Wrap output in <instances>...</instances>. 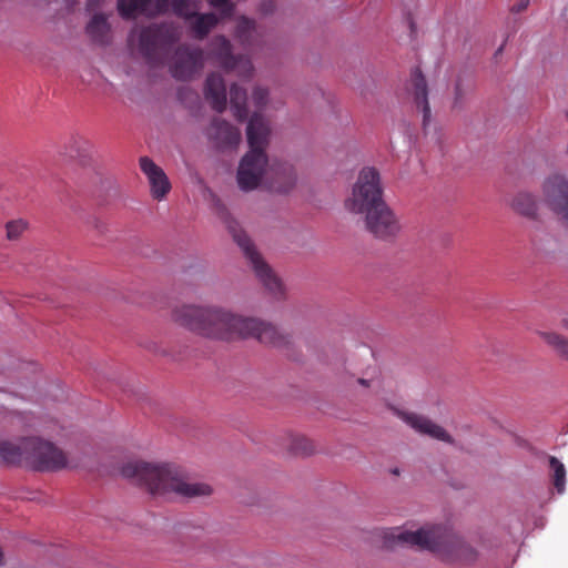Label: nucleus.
I'll return each instance as SVG.
<instances>
[{
  "mask_svg": "<svg viewBox=\"0 0 568 568\" xmlns=\"http://www.w3.org/2000/svg\"><path fill=\"white\" fill-rule=\"evenodd\" d=\"M172 318L180 326L210 339L231 342L254 337L272 346L284 343V336L272 324L216 305L183 304L173 310Z\"/></svg>",
  "mask_w": 568,
  "mask_h": 568,
  "instance_id": "f257e3e1",
  "label": "nucleus"
},
{
  "mask_svg": "<svg viewBox=\"0 0 568 568\" xmlns=\"http://www.w3.org/2000/svg\"><path fill=\"white\" fill-rule=\"evenodd\" d=\"M270 124L258 113L248 120L246 138L250 146L237 170V184L242 191H252L262 184L278 193L287 192L296 181L291 165H268L265 153L270 138Z\"/></svg>",
  "mask_w": 568,
  "mask_h": 568,
  "instance_id": "f03ea898",
  "label": "nucleus"
},
{
  "mask_svg": "<svg viewBox=\"0 0 568 568\" xmlns=\"http://www.w3.org/2000/svg\"><path fill=\"white\" fill-rule=\"evenodd\" d=\"M120 474L155 497L196 498L213 493L211 485L190 478L169 463L133 459L121 466Z\"/></svg>",
  "mask_w": 568,
  "mask_h": 568,
  "instance_id": "7ed1b4c3",
  "label": "nucleus"
},
{
  "mask_svg": "<svg viewBox=\"0 0 568 568\" xmlns=\"http://www.w3.org/2000/svg\"><path fill=\"white\" fill-rule=\"evenodd\" d=\"M385 545L410 546L438 554L447 560H473L474 549L459 536L443 526L429 525L415 531L400 527L386 532Z\"/></svg>",
  "mask_w": 568,
  "mask_h": 568,
  "instance_id": "20e7f679",
  "label": "nucleus"
},
{
  "mask_svg": "<svg viewBox=\"0 0 568 568\" xmlns=\"http://www.w3.org/2000/svg\"><path fill=\"white\" fill-rule=\"evenodd\" d=\"M384 202L379 173L374 168H364L344 206L349 213L366 215L368 211Z\"/></svg>",
  "mask_w": 568,
  "mask_h": 568,
  "instance_id": "39448f33",
  "label": "nucleus"
},
{
  "mask_svg": "<svg viewBox=\"0 0 568 568\" xmlns=\"http://www.w3.org/2000/svg\"><path fill=\"white\" fill-rule=\"evenodd\" d=\"M26 463L36 470L54 471L67 467L65 454L52 443L37 437L24 438Z\"/></svg>",
  "mask_w": 568,
  "mask_h": 568,
  "instance_id": "423d86ee",
  "label": "nucleus"
},
{
  "mask_svg": "<svg viewBox=\"0 0 568 568\" xmlns=\"http://www.w3.org/2000/svg\"><path fill=\"white\" fill-rule=\"evenodd\" d=\"M541 202L554 215L568 217V176L565 172H554L545 178Z\"/></svg>",
  "mask_w": 568,
  "mask_h": 568,
  "instance_id": "0eeeda50",
  "label": "nucleus"
},
{
  "mask_svg": "<svg viewBox=\"0 0 568 568\" xmlns=\"http://www.w3.org/2000/svg\"><path fill=\"white\" fill-rule=\"evenodd\" d=\"M233 237L250 261L256 277L264 287L273 295H281L283 292L281 280L256 252L248 236L244 232H234Z\"/></svg>",
  "mask_w": 568,
  "mask_h": 568,
  "instance_id": "6e6552de",
  "label": "nucleus"
},
{
  "mask_svg": "<svg viewBox=\"0 0 568 568\" xmlns=\"http://www.w3.org/2000/svg\"><path fill=\"white\" fill-rule=\"evenodd\" d=\"M180 37V31L171 26H152L142 30L134 29L129 34V44L136 47L143 54H149L151 50L168 42H173Z\"/></svg>",
  "mask_w": 568,
  "mask_h": 568,
  "instance_id": "1a4fd4ad",
  "label": "nucleus"
},
{
  "mask_svg": "<svg viewBox=\"0 0 568 568\" xmlns=\"http://www.w3.org/2000/svg\"><path fill=\"white\" fill-rule=\"evenodd\" d=\"M367 231L379 240L395 239L402 225L393 210L384 202L365 215Z\"/></svg>",
  "mask_w": 568,
  "mask_h": 568,
  "instance_id": "9d476101",
  "label": "nucleus"
},
{
  "mask_svg": "<svg viewBox=\"0 0 568 568\" xmlns=\"http://www.w3.org/2000/svg\"><path fill=\"white\" fill-rule=\"evenodd\" d=\"M212 54L225 71H235L240 78L248 79L254 67L248 58L235 57L231 52V43L225 37H217L212 41Z\"/></svg>",
  "mask_w": 568,
  "mask_h": 568,
  "instance_id": "9b49d317",
  "label": "nucleus"
},
{
  "mask_svg": "<svg viewBox=\"0 0 568 568\" xmlns=\"http://www.w3.org/2000/svg\"><path fill=\"white\" fill-rule=\"evenodd\" d=\"M394 414L416 433L447 444H454L452 435L425 415L393 408Z\"/></svg>",
  "mask_w": 568,
  "mask_h": 568,
  "instance_id": "f8f14e48",
  "label": "nucleus"
},
{
  "mask_svg": "<svg viewBox=\"0 0 568 568\" xmlns=\"http://www.w3.org/2000/svg\"><path fill=\"white\" fill-rule=\"evenodd\" d=\"M203 67V52L201 50L179 49L170 67L175 79L187 80Z\"/></svg>",
  "mask_w": 568,
  "mask_h": 568,
  "instance_id": "ddd939ff",
  "label": "nucleus"
},
{
  "mask_svg": "<svg viewBox=\"0 0 568 568\" xmlns=\"http://www.w3.org/2000/svg\"><path fill=\"white\" fill-rule=\"evenodd\" d=\"M170 0H119L118 10L122 18L132 19L140 14L153 17L165 12Z\"/></svg>",
  "mask_w": 568,
  "mask_h": 568,
  "instance_id": "4468645a",
  "label": "nucleus"
},
{
  "mask_svg": "<svg viewBox=\"0 0 568 568\" xmlns=\"http://www.w3.org/2000/svg\"><path fill=\"white\" fill-rule=\"evenodd\" d=\"M140 168L148 178L152 196L159 201L163 200L171 190V183L164 171L148 156L140 159Z\"/></svg>",
  "mask_w": 568,
  "mask_h": 568,
  "instance_id": "2eb2a0df",
  "label": "nucleus"
},
{
  "mask_svg": "<svg viewBox=\"0 0 568 568\" xmlns=\"http://www.w3.org/2000/svg\"><path fill=\"white\" fill-rule=\"evenodd\" d=\"M207 135L217 149L234 148L241 142L239 129L224 120H214L207 130Z\"/></svg>",
  "mask_w": 568,
  "mask_h": 568,
  "instance_id": "dca6fc26",
  "label": "nucleus"
},
{
  "mask_svg": "<svg viewBox=\"0 0 568 568\" xmlns=\"http://www.w3.org/2000/svg\"><path fill=\"white\" fill-rule=\"evenodd\" d=\"M205 99L210 101L212 108L217 112H223L226 108V88L223 78L220 74L212 73L207 77L204 89Z\"/></svg>",
  "mask_w": 568,
  "mask_h": 568,
  "instance_id": "f3484780",
  "label": "nucleus"
},
{
  "mask_svg": "<svg viewBox=\"0 0 568 568\" xmlns=\"http://www.w3.org/2000/svg\"><path fill=\"white\" fill-rule=\"evenodd\" d=\"M510 207L519 215L535 220L538 216V201L536 196L528 191L516 193L511 201Z\"/></svg>",
  "mask_w": 568,
  "mask_h": 568,
  "instance_id": "a211bd4d",
  "label": "nucleus"
},
{
  "mask_svg": "<svg viewBox=\"0 0 568 568\" xmlns=\"http://www.w3.org/2000/svg\"><path fill=\"white\" fill-rule=\"evenodd\" d=\"M414 100L422 108L424 124L430 120V108L427 100V84L419 70H415L410 78Z\"/></svg>",
  "mask_w": 568,
  "mask_h": 568,
  "instance_id": "6ab92c4d",
  "label": "nucleus"
},
{
  "mask_svg": "<svg viewBox=\"0 0 568 568\" xmlns=\"http://www.w3.org/2000/svg\"><path fill=\"white\" fill-rule=\"evenodd\" d=\"M87 33L97 43L104 44L110 39V24L102 14H95L87 26Z\"/></svg>",
  "mask_w": 568,
  "mask_h": 568,
  "instance_id": "aec40b11",
  "label": "nucleus"
},
{
  "mask_svg": "<svg viewBox=\"0 0 568 568\" xmlns=\"http://www.w3.org/2000/svg\"><path fill=\"white\" fill-rule=\"evenodd\" d=\"M24 438L19 443L1 442L0 443V459L8 464L20 463L26 460L24 454Z\"/></svg>",
  "mask_w": 568,
  "mask_h": 568,
  "instance_id": "412c9836",
  "label": "nucleus"
},
{
  "mask_svg": "<svg viewBox=\"0 0 568 568\" xmlns=\"http://www.w3.org/2000/svg\"><path fill=\"white\" fill-rule=\"evenodd\" d=\"M246 101V91L239 88L236 84H232L230 90V103L232 112L239 121H243L247 116Z\"/></svg>",
  "mask_w": 568,
  "mask_h": 568,
  "instance_id": "4be33fe9",
  "label": "nucleus"
},
{
  "mask_svg": "<svg viewBox=\"0 0 568 568\" xmlns=\"http://www.w3.org/2000/svg\"><path fill=\"white\" fill-rule=\"evenodd\" d=\"M537 335L559 356L566 357L568 344L562 335L550 331H538Z\"/></svg>",
  "mask_w": 568,
  "mask_h": 568,
  "instance_id": "5701e85b",
  "label": "nucleus"
},
{
  "mask_svg": "<svg viewBox=\"0 0 568 568\" xmlns=\"http://www.w3.org/2000/svg\"><path fill=\"white\" fill-rule=\"evenodd\" d=\"M256 33V27L253 20L245 17H241L237 21L235 38L244 45L248 47L253 43L254 34Z\"/></svg>",
  "mask_w": 568,
  "mask_h": 568,
  "instance_id": "b1692460",
  "label": "nucleus"
},
{
  "mask_svg": "<svg viewBox=\"0 0 568 568\" xmlns=\"http://www.w3.org/2000/svg\"><path fill=\"white\" fill-rule=\"evenodd\" d=\"M29 222L24 219H14L6 223V239L10 242L19 241L28 231Z\"/></svg>",
  "mask_w": 568,
  "mask_h": 568,
  "instance_id": "393cba45",
  "label": "nucleus"
},
{
  "mask_svg": "<svg viewBox=\"0 0 568 568\" xmlns=\"http://www.w3.org/2000/svg\"><path fill=\"white\" fill-rule=\"evenodd\" d=\"M216 23L217 19L213 13L199 14L192 29L197 38H204Z\"/></svg>",
  "mask_w": 568,
  "mask_h": 568,
  "instance_id": "a878e982",
  "label": "nucleus"
},
{
  "mask_svg": "<svg viewBox=\"0 0 568 568\" xmlns=\"http://www.w3.org/2000/svg\"><path fill=\"white\" fill-rule=\"evenodd\" d=\"M549 467L554 480V486L557 491L561 495L565 493V477L566 469L562 463H560L557 458L550 457Z\"/></svg>",
  "mask_w": 568,
  "mask_h": 568,
  "instance_id": "bb28decb",
  "label": "nucleus"
},
{
  "mask_svg": "<svg viewBox=\"0 0 568 568\" xmlns=\"http://www.w3.org/2000/svg\"><path fill=\"white\" fill-rule=\"evenodd\" d=\"M174 12L184 18H189L195 13L196 6L191 0H173Z\"/></svg>",
  "mask_w": 568,
  "mask_h": 568,
  "instance_id": "cd10ccee",
  "label": "nucleus"
},
{
  "mask_svg": "<svg viewBox=\"0 0 568 568\" xmlns=\"http://www.w3.org/2000/svg\"><path fill=\"white\" fill-rule=\"evenodd\" d=\"M292 449L295 454L308 455L313 452V445L308 439L298 437L294 439Z\"/></svg>",
  "mask_w": 568,
  "mask_h": 568,
  "instance_id": "c85d7f7f",
  "label": "nucleus"
},
{
  "mask_svg": "<svg viewBox=\"0 0 568 568\" xmlns=\"http://www.w3.org/2000/svg\"><path fill=\"white\" fill-rule=\"evenodd\" d=\"M268 92L266 89L256 87L252 93V100L257 109H263L267 103Z\"/></svg>",
  "mask_w": 568,
  "mask_h": 568,
  "instance_id": "c756f323",
  "label": "nucleus"
},
{
  "mask_svg": "<svg viewBox=\"0 0 568 568\" xmlns=\"http://www.w3.org/2000/svg\"><path fill=\"white\" fill-rule=\"evenodd\" d=\"M230 0H209L210 4L216 9H222L224 16L231 14L233 6L229 3Z\"/></svg>",
  "mask_w": 568,
  "mask_h": 568,
  "instance_id": "7c9ffc66",
  "label": "nucleus"
},
{
  "mask_svg": "<svg viewBox=\"0 0 568 568\" xmlns=\"http://www.w3.org/2000/svg\"><path fill=\"white\" fill-rule=\"evenodd\" d=\"M275 9V3L272 0H267L262 2L261 4V12L263 14L272 13Z\"/></svg>",
  "mask_w": 568,
  "mask_h": 568,
  "instance_id": "2f4dec72",
  "label": "nucleus"
},
{
  "mask_svg": "<svg viewBox=\"0 0 568 568\" xmlns=\"http://www.w3.org/2000/svg\"><path fill=\"white\" fill-rule=\"evenodd\" d=\"M357 382L359 385L365 386V387H368L374 383L373 379H364V378H359Z\"/></svg>",
  "mask_w": 568,
  "mask_h": 568,
  "instance_id": "473e14b6",
  "label": "nucleus"
},
{
  "mask_svg": "<svg viewBox=\"0 0 568 568\" xmlns=\"http://www.w3.org/2000/svg\"><path fill=\"white\" fill-rule=\"evenodd\" d=\"M527 4H528V1H527V0L523 1V2L519 4L518 10L525 9V8L527 7Z\"/></svg>",
  "mask_w": 568,
  "mask_h": 568,
  "instance_id": "72a5a7b5",
  "label": "nucleus"
},
{
  "mask_svg": "<svg viewBox=\"0 0 568 568\" xmlns=\"http://www.w3.org/2000/svg\"><path fill=\"white\" fill-rule=\"evenodd\" d=\"M88 6H89V7H92V0H90V1H89V4H88Z\"/></svg>",
  "mask_w": 568,
  "mask_h": 568,
  "instance_id": "f704fd0d",
  "label": "nucleus"
}]
</instances>
